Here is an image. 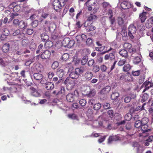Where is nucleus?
Segmentation results:
<instances>
[{"instance_id":"f257e3e1","label":"nucleus","mask_w":153,"mask_h":153,"mask_svg":"<svg viewBox=\"0 0 153 153\" xmlns=\"http://www.w3.org/2000/svg\"><path fill=\"white\" fill-rule=\"evenodd\" d=\"M56 28V25L50 21H46L43 25V29L45 32H53Z\"/></svg>"},{"instance_id":"f03ea898","label":"nucleus","mask_w":153,"mask_h":153,"mask_svg":"<svg viewBox=\"0 0 153 153\" xmlns=\"http://www.w3.org/2000/svg\"><path fill=\"white\" fill-rule=\"evenodd\" d=\"M85 70L84 67L76 68L73 71L70 73L69 76L72 79H77L80 75L85 71Z\"/></svg>"},{"instance_id":"7ed1b4c3","label":"nucleus","mask_w":153,"mask_h":153,"mask_svg":"<svg viewBox=\"0 0 153 153\" xmlns=\"http://www.w3.org/2000/svg\"><path fill=\"white\" fill-rule=\"evenodd\" d=\"M111 87L108 85L103 88L100 92V99L102 100L106 99L108 95L111 90Z\"/></svg>"},{"instance_id":"20e7f679","label":"nucleus","mask_w":153,"mask_h":153,"mask_svg":"<svg viewBox=\"0 0 153 153\" xmlns=\"http://www.w3.org/2000/svg\"><path fill=\"white\" fill-rule=\"evenodd\" d=\"M148 126L147 125H142L140 128V130H138L137 134L140 137H145V136L143 135V134L148 132L151 130V129H148Z\"/></svg>"},{"instance_id":"39448f33","label":"nucleus","mask_w":153,"mask_h":153,"mask_svg":"<svg viewBox=\"0 0 153 153\" xmlns=\"http://www.w3.org/2000/svg\"><path fill=\"white\" fill-rule=\"evenodd\" d=\"M84 26L86 27V30L88 32L94 30L96 29L95 27L93 25L92 22L90 23L87 22H85L84 24Z\"/></svg>"},{"instance_id":"423d86ee","label":"nucleus","mask_w":153,"mask_h":153,"mask_svg":"<svg viewBox=\"0 0 153 153\" xmlns=\"http://www.w3.org/2000/svg\"><path fill=\"white\" fill-rule=\"evenodd\" d=\"M52 5L54 10L56 11H58L61 9L62 6L59 0H54L53 2Z\"/></svg>"},{"instance_id":"0eeeda50","label":"nucleus","mask_w":153,"mask_h":153,"mask_svg":"<svg viewBox=\"0 0 153 153\" xmlns=\"http://www.w3.org/2000/svg\"><path fill=\"white\" fill-rule=\"evenodd\" d=\"M16 51H18L24 54L29 53H30V51L29 50L24 48H19L18 46H17L15 47V49L13 50V52H16Z\"/></svg>"},{"instance_id":"6e6552de","label":"nucleus","mask_w":153,"mask_h":153,"mask_svg":"<svg viewBox=\"0 0 153 153\" xmlns=\"http://www.w3.org/2000/svg\"><path fill=\"white\" fill-rule=\"evenodd\" d=\"M51 55L50 51L48 50H46L42 52L40 55V57L42 59L45 60L49 59Z\"/></svg>"},{"instance_id":"1a4fd4ad","label":"nucleus","mask_w":153,"mask_h":153,"mask_svg":"<svg viewBox=\"0 0 153 153\" xmlns=\"http://www.w3.org/2000/svg\"><path fill=\"white\" fill-rule=\"evenodd\" d=\"M120 6L122 8L124 9H128L132 7L130 3L126 1H124L121 2Z\"/></svg>"},{"instance_id":"9d476101","label":"nucleus","mask_w":153,"mask_h":153,"mask_svg":"<svg viewBox=\"0 0 153 153\" xmlns=\"http://www.w3.org/2000/svg\"><path fill=\"white\" fill-rule=\"evenodd\" d=\"M88 89H89V91H87L86 95L88 97H94L96 94V91L94 88H90L88 87Z\"/></svg>"},{"instance_id":"9b49d317","label":"nucleus","mask_w":153,"mask_h":153,"mask_svg":"<svg viewBox=\"0 0 153 153\" xmlns=\"http://www.w3.org/2000/svg\"><path fill=\"white\" fill-rule=\"evenodd\" d=\"M122 16L118 17L117 18V22L118 25L120 26H122L124 22V19L125 17V15L123 13H122Z\"/></svg>"},{"instance_id":"f8f14e48","label":"nucleus","mask_w":153,"mask_h":153,"mask_svg":"<svg viewBox=\"0 0 153 153\" xmlns=\"http://www.w3.org/2000/svg\"><path fill=\"white\" fill-rule=\"evenodd\" d=\"M134 28V25L133 24L130 25L128 27V35L130 38L132 39L134 38V36L133 35V33H134L133 29Z\"/></svg>"},{"instance_id":"ddd939ff","label":"nucleus","mask_w":153,"mask_h":153,"mask_svg":"<svg viewBox=\"0 0 153 153\" xmlns=\"http://www.w3.org/2000/svg\"><path fill=\"white\" fill-rule=\"evenodd\" d=\"M130 113H128L125 117V120L127 121H129L132 118L133 114L134 112V108H132L130 111Z\"/></svg>"},{"instance_id":"4468645a","label":"nucleus","mask_w":153,"mask_h":153,"mask_svg":"<svg viewBox=\"0 0 153 153\" xmlns=\"http://www.w3.org/2000/svg\"><path fill=\"white\" fill-rule=\"evenodd\" d=\"M30 89L31 91V94L33 96L38 97L40 96V94L37 89L33 87H31Z\"/></svg>"},{"instance_id":"2eb2a0df","label":"nucleus","mask_w":153,"mask_h":153,"mask_svg":"<svg viewBox=\"0 0 153 153\" xmlns=\"http://www.w3.org/2000/svg\"><path fill=\"white\" fill-rule=\"evenodd\" d=\"M54 84L53 82H48L46 84L44 87L46 89L49 90L53 89L54 88Z\"/></svg>"},{"instance_id":"dca6fc26","label":"nucleus","mask_w":153,"mask_h":153,"mask_svg":"<svg viewBox=\"0 0 153 153\" xmlns=\"http://www.w3.org/2000/svg\"><path fill=\"white\" fill-rule=\"evenodd\" d=\"M96 19L97 16H96L91 14L88 16L87 20L86 22H92L95 21Z\"/></svg>"},{"instance_id":"f3484780","label":"nucleus","mask_w":153,"mask_h":153,"mask_svg":"<svg viewBox=\"0 0 153 153\" xmlns=\"http://www.w3.org/2000/svg\"><path fill=\"white\" fill-rule=\"evenodd\" d=\"M150 82L149 81H145L143 84L142 86L145 87V89L143 91V92H144L146 90H148L150 88Z\"/></svg>"},{"instance_id":"a211bd4d","label":"nucleus","mask_w":153,"mask_h":153,"mask_svg":"<svg viewBox=\"0 0 153 153\" xmlns=\"http://www.w3.org/2000/svg\"><path fill=\"white\" fill-rule=\"evenodd\" d=\"M119 139V137L117 136H110L108 139V143H111L112 142L116 141Z\"/></svg>"},{"instance_id":"6ab92c4d","label":"nucleus","mask_w":153,"mask_h":153,"mask_svg":"<svg viewBox=\"0 0 153 153\" xmlns=\"http://www.w3.org/2000/svg\"><path fill=\"white\" fill-rule=\"evenodd\" d=\"M66 98L68 101L73 102L74 100V95L71 93H69L66 96Z\"/></svg>"},{"instance_id":"aec40b11","label":"nucleus","mask_w":153,"mask_h":153,"mask_svg":"<svg viewBox=\"0 0 153 153\" xmlns=\"http://www.w3.org/2000/svg\"><path fill=\"white\" fill-rule=\"evenodd\" d=\"M56 74L60 79L62 78L64 75L63 70L62 69H58L56 72Z\"/></svg>"},{"instance_id":"412c9836","label":"nucleus","mask_w":153,"mask_h":153,"mask_svg":"<svg viewBox=\"0 0 153 153\" xmlns=\"http://www.w3.org/2000/svg\"><path fill=\"white\" fill-rule=\"evenodd\" d=\"M10 44L8 43L5 44L2 47V51L4 53L8 52L9 50Z\"/></svg>"},{"instance_id":"4be33fe9","label":"nucleus","mask_w":153,"mask_h":153,"mask_svg":"<svg viewBox=\"0 0 153 153\" xmlns=\"http://www.w3.org/2000/svg\"><path fill=\"white\" fill-rule=\"evenodd\" d=\"M93 74L91 72L87 71L85 74V78L88 80H90L92 78Z\"/></svg>"},{"instance_id":"5701e85b","label":"nucleus","mask_w":153,"mask_h":153,"mask_svg":"<svg viewBox=\"0 0 153 153\" xmlns=\"http://www.w3.org/2000/svg\"><path fill=\"white\" fill-rule=\"evenodd\" d=\"M53 46V42L49 40L46 41L44 47L46 49H49Z\"/></svg>"},{"instance_id":"b1692460","label":"nucleus","mask_w":153,"mask_h":153,"mask_svg":"<svg viewBox=\"0 0 153 153\" xmlns=\"http://www.w3.org/2000/svg\"><path fill=\"white\" fill-rule=\"evenodd\" d=\"M42 40L44 42H46L49 40V36L46 33H43L41 35Z\"/></svg>"},{"instance_id":"393cba45","label":"nucleus","mask_w":153,"mask_h":153,"mask_svg":"<svg viewBox=\"0 0 153 153\" xmlns=\"http://www.w3.org/2000/svg\"><path fill=\"white\" fill-rule=\"evenodd\" d=\"M119 96V94L118 92H113L111 95V98L112 100H115L118 99Z\"/></svg>"},{"instance_id":"a878e982","label":"nucleus","mask_w":153,"mask_h":153,"mask_svg":"<svg viewBox=\"0 0 153 153\" xmlns=\"http://www.w3.org/2000/svg\"><path fill=\"white\" fill-rule=\"evenodd\" d=\"M146 13H147L146 12H144L140 14V18L141 22H143L145 21L146 18Z\"/></svg>"},{"instance_id":"bb28decb","label":"nucleus","mask_w":153,"mask_h":153,"mask_svg":"<svg viewBox=\"0 0 153 153\" xmlns=\"http://www.w3.org/2000/svg\"><path fill=\"white\" fill-rule=\"evenodd\" d=\"M34 78L37 80H40L42 79L43 76L42 74L39 73H35L33 74Z\"/></svg>"},{"instance_id":"cd10ccee","label":"nucleus","mask_w":153,"mask_h":153,"mask_svg":"<svg viewBox=\"0 0 153 153\" xmlns=\"http://www.w3.org/2000/svg\"><path fill=\"white\" fill-rule=\"evenodd\" d=\"M119 54L123 57H127L128 56V53L125 49L122 50L119 52Z\"/></svg>"},{"instance_id":"c85d7f7f","label":"nucleus","mask_w":153,"mask_h":153,"mask_svg":"<svg viewBox=\"0 0 153 153\" xmlns=\"http://www.w3.org/2000/svg\"><path fill=\"white\" fill-rule=\"evenodd\" d=\"M65 90L64 87H61L60 91H58V93L56 94V95L61 94L62 96H64L65 95Z\"/></svg>"},{"instance_id":"c756f323","label":"nucleus","mask_w":153,"mask_h":153,"mask_svg":"<svg viewBox=\"0 0 153 153\" xmlns=\"http://www.w3.org/2000/svg\"><path fill=\"white\" fill-rule=\"evenodd\" d=\"M19 26L20 28H25L27 27V25L23 21H21L19 22Z\"/></svg>"},{"instance_id":"7c9ffc66","label":"nucleus","mask_w":153,"mask_h":153,"mask_svg":"<svg viewBox=\"0 0 153 153\" xmlns=\"http://www.w3.org/2000/svg\"><path fill=\"white\" fill-rule=\"evenodd\" d=\"M141 121L140 120L136 121L134 123V127L137 128H138V130L140 128L141 126Z\"/></svg>"},{"instance_id":"2f4dec72","label":"nucleus","mask_w":153,"mask_h":153,"mask_svg":"<svg viewBox=\"0 0 153 153\" xmlns=\"http://www.w3.org/2000/svg\"><path fill=\"white\" fill-rule=\"evenodd\" d=\"M69 40H70V39L68 37L65 38L62 43V46L65 47H67V45H68Z\"/></svg>"},{"instance_id":"473e14b6","label":"nucleus","mask_w":153,"mask_h":153,"mask_svg":"<svg viewBox=\"0 0 153 153\" xmlns=\"http://www.w3.org/2000/svg\"><path fill=\"white\" fill-rule=\"evenodd\" d=\"M149 98V95L146 93H145L143 94V96L142 97V99L141 100L142 102H143L146 101Z\"/></svg>"},{"instance_id":"72a5a7b5","label":"nucleus","mask_w":153,"mask_h":153,"mask_svg":"<svg viewBox=\"0 0 153 153\" xmlns=\"http://www.w3.org/2000/svg\"><path fill=\"white\" fill-rule=\"evenodd\" d=\"M88 59V56H84L81 60V63L82 65H84L87 63Z\"/></svg>"},{"instance_id":"f704fd0d","label":"nucleus","mask_w":153,"mask_h":153,"mask_svg":"<svg viewBox=\"0 0 153 153\" xmlns=\"http://www.w3.org/2000/svg\"><path fill=\"white\" fill-rule=\"evenodd\" d=\"M101 106V104L98 103L94 104L93 108L95 110L98 111L100 109Z\"/></svg>"},{"instance_id":"c9c22d12","label":"nucleus","mask_w":153,"mask_h":153,"mask_svg":"<svg viewBox=\"0 0 153 153\" xmlns=\"http://www.w3.org/2000/svg\"><path fill=\"white\" fill-rule=\"evenodd\" d=\"M75 44V41L74 40H70L69 41L67 47L70 48L73 46Z\"/></svg>"},{"instance_id":"e433bc0d","label":"nucleus","mask_w":153,"mask_h":153,"mask_svg":"<svg viewBox=\"0 0 153 153\" xmlns=\"http://www.w3.org/2000/svg\"><path fill=\"white\" fill-rule=\"evenodd\" d=\"M131 67L129 64L125 65L123 68V71H124L127 72L131 69Z\"/></svg>"},{"instance_id":"4c0bfd02","label":"nucleus","mask_w":153,"mask_h":153,"mask_svg":"<svg viewBox=\"0 0 153 153\" xmlns=\"http://www.w3.org/2000/svg\"><path fill=\"white\" fill-rule=\"evenodd\" d=\"M39 22L37 20H35L32 22L30 25L33 27H36L38 25Z\"/></svg>"},{"instance_id":"58836bf2","label":"nucleus","mask_w":153,"mask_h":153,"mask_svg":"<svg viewBox=\"0 0 153 153\" xmlns=\"http://www.w3.org/2000/svg\"><path fill=\"white\" fill-rule=\"evenodd\" d=\"M146 103H144L143 104L142 106H138L135 109H134V111H138L139 110L142 111L144 110V106L145 105H146Z\"/></svg>"},{"instance_id":"ea45409f","label":"nucleus","mask_w":153,"mask_h":153,"mask_svg":"<svg viewBox=\"0 0 153 153\" xmlns=\"http://www.w3.org/2000/svg\"><path fill=\"white\" fill-rule=\"evenodd\" d=\"M149 121L147 117H144L140 120L141 121L142 125H147Z\"/></svg>"},{"instance_id":"a19ab883","label":"nucleus","mask_w":153,"mask_h":153,"mask_svg":"<svg viewBox=\"0 0 153 153\" xmlns=\"http://www.w3.org/2000/svg\"><path fill=\"white\" fill-rule=\"evenodd\" d=\"M59 66V63L58 62L55 61L52 64L51 68L53 69H55Z\"/></svg>"},{"instance_id":"79ce46f5","label":"nucleus","mask_w":153,"mask_h":153,"mask_svg":"<svg viewBox=\"0 0 153 153\" xmlns=\"http://www.w3.org/2000/svg\"><path fill=\"white\" fill-rule=\"evenodd\" d=\"M153 24L151 21H149V20L148 19L146 23V26L147 28H149L152 26Z\"/></svg>"},{"instance_id":"37998d69","label":"nucleus","mask_w":153,"mask_h":153,"mask_svg":"<svg viewBox=\"0 0 153 153\" xmlns=\"http://www.w3.org/2000/svg\"><path fill=\"white\" fill-rule=\"evenodd\" d=\"M62 46V42H57L56 43L54 48L55 49L58 50Z\"/></svg>"},{"instance_id":"c03bdc74","label":"nucleus","mask_w":153,"mask_h":153,"mask_svg":"<svg viewBox=\"0 0 153 153\" xmlns=\"http://www.w3.org/2000/svg\"><path fill=\"white\" fill-rule=\"evenodd\" d=\"M141 58L138 56H136L134 58V64H138L139 63L141 62Z\"/></svg>"},{"instance_id":"a18cd8bd","label":"nucleus","mask_w":153,"mask_h":153,"mask_svg":"<svg viewBox=\"0 0 153 153\" xmlns=\"http://www.w3.org/2000/svg\"><path fill=\"white\" fill-rule=\"evenodd\" d=\"M137 29L140 31H143L145 29V27L144 25L141 24L140 25H137Z\"/></svg>"},{"instance_id":"49530a36","label":"nucleus","mask_w":153,"mask_h":153,"mask_svg":"<svg viewBox=\"0 0 153 153\" xmlns=\"http://www.w3.org/2000/svg\"><path fill=\"white\" fill-rule=\"evenodd\" d=\"M3 34L4 35L8 36L10 34V32L9 30L7 28H4L3 29Z\"/></svg>"},{"instance_id":"de8ad7c7","label":"nucleus","mask_w":153,"mask_h":153,"mask_svg":"<svg viewBox=\"0 0 153 153\" xmlns=\"http://www.w3.org/2000/svg\"><path fill=\"white\" fill-rule=\"evenodd\" d=\"M69 58V55L67 53H65L63 54L62 59L64 61H66Z\"/></svg>"},{"instance_id":"09e8293b","label":"nucleus","mask_w":153,"mask_h":153,"mask_svg":"<svg viewBox=\"0 0 153 153\" xmlns=\"http://www.w3.org/2000/svg\"><path fill=\"white\" fill-rule=\"evenodd\" d=\"M86 101L85 100L82 99L79 101L80 105L82 106H84L86 105Z\"/></svg>"},{"instance_id":"8fccbe9b","label":"nucleus","mask_w":153,"mask_h":153,"mask_svg":"<svg viewBox=\"0 0 153 153\" xmlns=\"http://www.w3.org/2000/svg\"><path fill=\"white\" fill-rule=\"evenodd\" d=\"M93 43L92 40L91 38H88L86 41V44L88 46L91 45Z\"/></svg>"},{"instance_id":"3c124183","label":"nucleus","mask_w":153,"mask_h":153,"mask_svg":"<svg viewBox=\"0 0 153 153\" xmlns=\"http://www.w3.org/2000/svg\"><path fill=\"white\" fill-rule=\"evenodd\" d=\"M100 70V67L98 65H96L93 66V71L95 73L98 72Z\"/></svg>"},{"instance_id":"603ef678","label":"nucleus","mask_w":153,"mask_h":153,"mask_svg":"<svg viewBox=\"0 0 153 153\" xmlns=\"http://www.w3.org/2000/svg\"><path fill=\"white\" fill-rule=\"evenodd\" d=\"M124 47L125 48H126L127 49L131 48V45L129 43H125L124 45Z\"/></svg>"},{"instance_id":"864d4df0","label":"nucleus","mask_w":153,"mask_h":153,"mask_svg":"<svg viewBox=\"0 0 153 153\" xmlns=\"http://www.w3.org/2000/svg\"><path fill=\"white\" fill-rule=\"evenodd\" d=\"M126 62V61L125 60H121L119 61L117 64L119 66H122Z\"/></svg>"},{"instance_id":"5fc2aeb1","label":"nucleus","mask_w":153,"mask_h":153,"mask_svg":"<svg viewBox=\"0 0 153 153\" xmlns=\"http://www.w3.org/2000/svg\"><path fill=\"white\" fill-rule=\"evenodd\" d=\"M68 117L69 118L74 120L76 119L77 117L76 115L75 114H68Z\"/></svg>"},{"instance_id":"6e6d98bb","label":"nucleus","mask_w":153,"mask_h":153,"mask_svg":"<svg viewBox=\"0 0 153 153\" xmlns=\"http://www.w3.org/2000/svg\"><path fill=\"white\" fill-rule=\"evenodd\" d=\"M48 75L49 79H51L54 76V73L53 71H50L48 73Z\"/></svg>"},{"instance_id":"4d7b16f0","label":"nucleus","mask_w":153,"mask_h":153,"mask_svg":"<svg viewBox=\"0 0 153 153\" xmlns=\"http://www.w3.org/2000/svg\"><path fill=\"white\" fill-rule=\"evenodd\" d=\"M62 81V79L61 78H59V79L58 80V78L57 77H54L53 79V81L54 82L58 81L57 82L58 83H60Z\"/></svg>"},{"instance_id":"13d9d810","label":"nucleus","mask_w":153,"mask_h":153,"mask_svg":"<svg viewBox=\"0 0 153 153\" xmlns=\"http://www.w3.org/2000/svg\"><path fill=\"white\" fill-rule=\"evenodd\" d=\"M33 32V30L32 29H28L26 31V33L29 35H31Z\"/></svg>"},{"instance_id":"bf43d9fd","label":"nucleus","mask_w":153,"mask_h":153,"mask_svg":"<svg viewBox=\"0 0 153 153\" xmlns=\"http://www.w3.org/2000/svg\"><path fill=\"white\" fill-rule=\"evenodd\" d=\"M40 83L42 85H45L46 84L47 82V80L45 78H43L40 80Z\"/></svg>"},{"instance_id":"052dcab7","label":"nucleus","mask_w":153,"mask_h":153,"mask_svg":"<svg viewBox=\"0 0 153 153\" xmlns=\"http://www.w3.org/2000/svg\"><path fill=\"white\" fill-rule=\"evenodd\" d=\"M112 16H111L109 17L110 21L111 24V25L113 26L114 23L115 22V20L114 18H112Z\"/></svg>"},{"instance_id":"680f3d73","label":"nucleus","mask_w":153,"mask_h":153,"mask_svg":"<svg viewBox=\"0 0 153 153\" xmlns=\"http://www.w3.org/2000/svg\"><path fill=\"white\" fill-rule=\"evenodd\" d=\"M94 63V59H91L88 61V65L89 66H92Z\"/></svg>"},{"instance_id":"e2e57ef3","label":"nucleus","mask_w":153,"mask_h":153,"mask_svg":"<svg viewBox=\"0 0 153 153\" xmlns=\"http://www.w3.org/2000/svg\"><path fill=\"white\" fill-rule=\"evenodd\" d=\"M35 58L33 57V58L31 59H30L28 61H27L26 62L25 64H26V65H27V64L28 65L29 63L30 62V63H29V65H30L31 63L34 62L35 61Z\"/></svg>"},{"instance_id":"0e129e2a","label":"nucleus","mask_w":153,"mask_h":153,"mask_svg":"<svg viewBox=\"0 0 153 153\" xmlns=\"http://www.w3.org/2000/svg\"><path fill=\"white\" fill-rule=\"evenodd\" d=\"M151 106L149 109L150 114L153 117V103L151 104Z\"/></svg>"},{"instance_id":"69168bd1","label":"nucleus","mask_w":153,"mask_h":153,"mask_svg":"<svg viewBox=\"0 0 153 153\" xmlns=\"http://www.w3.org/2000/svg\"><path fill=\"white\" fill-rule=\"evenodd\" d=\"M106 137V136H104L101 137V138L98 140V141L99 143H102L105 139Z\"/></svg>"},{"instance_id":"338daca9","label":"nucleus","mask_w":153,"mask_h":153,"mask_svg":"<svg viewBox=\"0 0 153 153\" xmlns=\"http://www.w3.org/2000/svg\"><path fill=\"white\" fill-rule=\"evenodd\" d=\"M76 39L78 43H80L82 42L80 35H79L76 36Z\"/></svg>"},{"instance_id":"774afa93","label":"nucleus","mask_w":153,"mask_h":153,"mask_svg":"<svg viewBox=\"0 0 153 153\" xmlns=\"http://www.w3.org/2000/svg\"><path fill=\"white\" fill-rule=\"evenodd\" d=\"M147 141L152 142L153 141V136L151 135L146 140Z\"/></svg>"}]
</instances>
